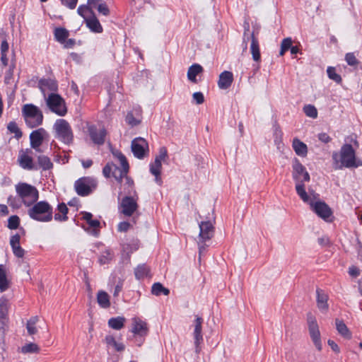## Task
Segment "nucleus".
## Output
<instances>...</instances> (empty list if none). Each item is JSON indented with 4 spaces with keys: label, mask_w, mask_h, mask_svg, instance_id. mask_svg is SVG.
Here are the masks:
<instances>
[{
    "label": "nucleus",
    "mask_w": 362,
    "mask_h": 362,
    "mask_svg": "<svg viewBox=\"0 0 362 362\" xmlns=\"http://www.w3.org/2000/svg\"><path fill=\"white\" fill-rule=\"evenodd\" d=\"M251 45L250 52L252 56V59L259 63L261 61V54L259 49V45L257 37L255 36V31H252L250 35Z\"/></svg>",
    "instance_id": "obj_25"
},
{
    "label": "nucleus",
    "mask_w": 362,
    "mask_h": 362,
    "mask_svg": "<svg viewBox=\"0 0 362 362\" xmlns=\"http://www.w3.org/2000/svg\"><path fill=\"white\" fill-rule=\"evenodd\" d=\"M126 319L124 317L118 316L116 317H111L108 320V326L115 330H119L124 326Z\"/></svg>",
    "instance_id": "obj_34"
},
{
    "label": "nucleus",
    "mask_w": 362,
    "mask_h": 362,
    "mask_svg": "<svg viewBox=\"0 0 362 362\" xmlns=\"http://www.w3.org/2000/svg\"><path fill=\"white\" fill-rule=\"evenodd\" d=\"M307 322L308 329L312 341L318 351L322 350V343L320 339V332L315 317L311 313L307 314Z\"/></svg>",
    "instance_id": "obj_8"
},
{
    "label": "nucleus",
    "mask_w": 362,
    "mask_h": 362,
    "mask_svg": "<svg viewBox=\"0 0 362 362\" xmlns=\"http://www.w3.org/2000/svg\"><path fill=\"white\" fill-rule=\"evenodd\" d=\"M21 236L18 233H16L11 237L10 245L13 247L20 245Z\"/></svg>",
    "instance_id": "obj_63"
},
{
    "label": "nucleus",
    "mask_w": 362,
    "mask_h": 362,
    "mask_svg": "<svg viewBox=\"0 0 362 362\" xmlns=\"http://www.w3.org/2000/svg\"><path fill=\"white\" fill-rule=\"evenodd\" d=\"M125 121L129 125L132 127H135L140 123V121L134 117L132 112H129L127 114Z\"/></svg>",
    "instance_id": "obj_52"
},
{
    "label": "nucleus",
    "mask_w": 362,
    "mask_h": 362,
    "mask_svg": "<svg viewBox=\"0 0 362 362\" xmlns=\"http://www.w3.org/2000/svg\"><path fill=\"white\" fill-rule=\"evenodd\" d=\"M55 40L62 44L69 35V31L64 28H56L54 32Z\"/></svg>",
    "instance_id": "obj_37"
},
{
    "label": "nucleus",
    "mask_w": 362,
    "mask_h": 362,
    "mask_svg": "<svg viewBox=\"0 0 362 362\" xmlns=\"http://www.w3.org/2000/svg\"><path fill=\"white\" fill-rule=\"evenodd\" d=\"M335 323L336 328L339 334H340L345 339H349L351 338V332L349 330L347 326L342 320L336 319Z\"/></svg>",
    "instance_id": "obj_32"
},
{
    "label": "nucleus",
    "mask_w": 362,
    "mask_h": 362,
    "mask_svg": "<svg viewBox=\"0 0 362 362\" xmlns=\"http://www.w3.org/2000/svg\"><path fill=\"white\" fill-rule=\"evenodd\" d=\"M292 46V40L290 37L284 38L281 43V49L279 55L283 56L286 51L291 49Z\"/></svg>",
    "instance_id": "obj_47"
},
{
    "label": "nucleus",
    "mask_w": 362,
    "mask_h": 362,
    "mask_svg": "<svg viewBox=\"0 0 362 362\" xmlns=\"http://www.w3.org/2000/svg\"><path fill=\"white\" fill-rule=\"evenodd\" d=\"M296 191L304 202H309L310 197L305 191L304 182L296 183Z\"/></svg>",
    "instance_id": "obj_41"
},
{
    "label": "nucleus",
    "mask_w": 362,
    "mask_h": 362,
    "mask_svg": "<svg viewBox=\"0 0 362 362\" xmlns=\"http://www.w3.org/2000/svg\"><path fill=\"white\" fill-rule=\"evenodd\" d=\"M303 112L306 116L311 118H316L317 117V110L313 105H306L303 107Z\"/></svg>",
    "instance_id": "obj_46"
},
{
    "label": "nucleus",
    "mask_w": 362,
    "mask_h": 362,
    "mask_svg": "<svg viewBox=\"0 0 362 362\" xmlns=\"http://www.w3.org/2000/svg\"><path fill=\"white\" fill-rule=\"evenodd\" d=\"M97 184L95 180L90 177H83L74 182V188L78 195L86 197L92 193L96 188Z\"/></svg>",
    "instance_id": "obj_5"
},
{
    "label": "nucleus",
    "mask_w": 362,
    "mask_h": 362,
    "mask_svg": "<svg viewBox=\"0 0 362 362\" xmlns=\"http://www.w3.org/2000/svg\"><path fill=\"white\" fill-rule=\"evenodd\" d=\"M49 110L59 116H64L67 112L64 99L59 95L52 93L47 99Z\"/></svg>",
    "instance_id": "obj_7"
},
{
    "label": "nucleus",
    "mask_w": 362,
    "mask_h": 362,
    "mask_svg": "<svg viewBox=\"0 0 362 362\" xmlns=\"http://www.w3.org/2000/svg\"><path fill=\"white\" fill-rule=\"evenodd\" d=\"M12 248V251L13 252V255L18 257V258H22L23 257L24 255H25V250L23 248L21 247V246L19 245H17V246H14Z\"/></svg>",
    "instance_id": "obj_57"
},
{
    "label": "nucleus",
    "mask_w": 362,
    "mask_h": 362,
    "mask_svg": "<svg viewBox=\"0 0 362 362\" xmlns=\"http://www.w3.org/2000/svg\"><path fill=\"white\" fill-rule=\"evenodd\" d=\"M125 245V250H128L129 252H133L139 249V241L138 240H134L132 244H126Z\"/></svg>",
    "instance_id": "obj_55"
},
{
    "label": "nucleus",
    "mask_w": 362,
    "mask_h": 362,
    "mask_svg": "<svg viewBox=\"0 0 362 362\" xmlns=\"http://www.w3.org/2000/svg\"><path fill=\"white\" fill-rule=\"evenodd\" d=\"M312 210L321 218L326 221H332L329 220V217L332 215L331 208L325 202L317 201L315 203H310Z\"/></svg>",
    "instance_id": "obj_13"
},
{
    "label": "nucleus",
    "mask_w": 362,
    "mask_h": 362,
    "mask_svg": "<svg viewBox=\"0 0 362 362\" xmlns=\"http://www.w3.org/2000/svg\"><path fill=\"white\" fill-rule=\"evenodd\" d=\"M131 226L128 221H122L118 224L117 230L119 232H127Z\"/></svg>",
    "instance_id": "obj_61"
},
{
    "label": "nucleus",
    "mask_w": 362,
    "mask_h": 362,
    "mask_svg": "<svg viewBox=\"0 0 362 362\" xmlns=\"http://www.w3.org/2000/svg\"><path fill=\"white\" fill-rule=\"evenodd\" d=\"M292 146L296 153L301 157H305L308 153L307 145L300 139L295 138L293 140Z\"/></svg>",
    "instance_id": "obj_29"
},
{
    "label": "nucleus",
    "mask_w": 362,
    "mask_h": 362,
    "mask_svg": "<svg viewBox=\"0 0 362 362\" xmlns=\"http://www.w3.org/2000/svg\"><path fill=\"white\" fill-rule=\"evenodd\" d=\"M85 11H89L90 13L91 14L92 12H93V8L91 7V5H89V4H83V5H80L77 9V13L79 16H82L83 18H85V16H84V12Z\"/></svg>",
    "instance_id": "obj_53"
},
{
    "label": "nucleus",
    "mask_w": 362,
    "mask_h": 362,
    "mask_svg": "<svg viewBox=\"0 0 362 362\" xmlns=\"http://www.w3.org/2000/svg\"><path fill=\"white\" fill-rule=\"evenodd\" d=\"M121 213L126 216H131L137 210L139 206L136 201L131 196H125L120 203Z\"/></svg>",
    "instance_id": "obj_15"
},
{
    "label": "nucleus",
    "mask_w": 362,
    "mask_h": 362,
    "mask_svg": "<svg viewBox=\"0 0 362 362\" xmlns=\"http://www.w3.org/2000/svg\"><path fill=\"white\" fill-rule=\"evenodd\" d=\"M37 163L40 168H42L43 170H49L53 168V163L47 156H39L37 157Z\"/></svg>",
    "instance_id": "obj_38"
},
{
    "label": "nucleus",
    "mask_w": 362,
    "mask_h": 362,
    "mask_svg": "<svg viewBox=\"0 0 362 362\" xmlns=\"http://www.w3.org/2000/svg\"><path fill=\"white\" fill-rule=\"evenodd\" d=\"M87 27L93 33H101L103 30L102 25H100L98 19L95 15L94 12H92L90 16L85 18Z\"/></svg>",
    "instance_id": "obj_26"
},
{
    "label": "nucleus",
    "mask_w": 362,
    "mask_h": 362,
    "mask_svg": "<svg viewBox=\"0 0 362 362\" xmlns=\"http://www.w3.org/2000/svg\"><path fill=\"white\" fill-rule=\"evenodd\" d=\"M81 219L86 221L88 226L93 228L92 234L97 236L99 234L98 228L100 227V223L97 219H93V214L90 212L82 211Z\"/></svg>",
    "instance_id": "obj_24"
},
{
    "label": "nucleus",
    "mask_w": 362,
    "mask_h": 362,
    "mask_svg": "<svg viewBox=\"0 0 362 362\" xmlns=\"http://www.w3.org/2000/svg\"><path fill=\"white\" fill-rule=\"evenodd\" d=\"M39 347L36 344L30 343L27 344L22 347V352L26 353H37L39 351Z\"/></svg>",
    "instance_id": "obj_51"
},
{
    "label": "nucleus",
    "mask_w": 362,
    "mask_h": 362,
    "mask_svg": "<svg viewBox=\"0 0 362 362\" xmlns=\"http://www.w3.org/2000/svg\"><path fill=\"white\" fill-rule=\"evenodd\" d=\"M16 191L23 204L30 206L39 199V192L37 188L25 182H20L16 185Z\"/></svg>",
    "instance_id": "obj_4"
},
{
    "label": "nucleus",
    "mask_w": 362,
    "mask_h": 362,
    "mask_svg": "<svg viewBox=\"0 0 362 362\" xmlns=\"http://www.w3.org/2000/svg\"><path fill=\"white\" fill-rule=\"evenodd\" d=\"M113 257V254L110 250H106L103 252L99 257L98 262L100 264H105L110 263Z\"/></svg>",
    "instance_id": "obj_44"
},
{
    "label": "nucleus",
    "mask_w": 362,
    "mask_h": 362,
    "mask_svg": "<svg viewBox=\"0 0 362 362\" xmlns=\"http://www.w3.org/2000/svg\"><path fill=\"white\" fill-rule=\"evenodd\" d=\"M38 320L39 318L37 316H33L29 320H28L26 324V328L30 335H33L37 333V330L35 327V325L38 322Z\"/></svg>",
    "instance_id": "obj_42"
},
{
    "label": "nucleus",
    "mask_w": 362,
    "mask_h": 362,
    "mask_svg": "<svg viewBox=\"0 0 362 362\" xmlns=\"http://www.w3.org/2000/svg\"><path fill=\"white\" fill-rule=\"evenodd\" d=\"M105 341L107 345L113 346L117 351L121 352L125 349L124 345L122 343L117 342L112 335H107L105 338Z\"/></svg>",
    "instance_id": "obj_40"
},
{
    "label": "nucleus",
    "mask_w": 362,
    "mask_h": 362,
    "mask_svg": "<svg viewBox=\"0 0 362 362\" xmlns=\"http://www.w3.org/2000/svg\"><path fill=\"white\" fill-rule=\"evenodd\" d=\"M28 211L30 218L40 222H49L53 218V208L46 201L35 202Z\"/></svg>",
    "instance_id": "obj_2"
},
{
    "label": "nucleus",
    "mask_w": 362,
    "mask_h": 362,
    "mask_svg": "<svg viewBox=\"0 0 362 362\" xmlns=\"http://www.w3.org/2000/svg\"><path fill=\"white\" fill-rule=\"evenodd\" d=\"M28 153H31V150L27 148L25 152H23L21 153L18 157V161L20 163V165L23 169H27L30 170H38V168L34 165L33 163V159L31 156H30Z\"/></svg>",
    "instance_id": "obj_21"
},
{
    "label": "nucleus",
    "mask_w": 362,
    "mask_h": 362,
    "mask_svg": "<svg viewBox=\"0 0 362 362\" xmlns=\"http://www.w3.org/2000/svg\"><path fill=\"white\" fill-rule=\"evenodd\" d=\"M292 177L296 183L309 182L310 176L305 167L297 158L292 161Z\"/></svg>",
    "instance_id": "obj_9"
},
{
    "label": "nucleus",
    "mask_w": 362,
    "mask_h": 362,
    "mask_svg": "<svg viewBox=\"0 0 362 362\" xmlns=\"http://www.w3.org/2000/svg\"><path fill=\"white\" fill-rule=\"evenodd\" d=\"M57 210L59 213H56L54 216V218L57 221H66L68 220L67 214L69 209L64 203H60L57 206Z\"/></svg>",
    "instance_id": "obj_30"
},
{
    "label": "nucleus",
    "mask_w": 362,
    "mask_h": 362,
    "mask_svg": "<svg viewBox=\"0 0 362 362\" xmlns=\"http://www.w3.org/2000/svg\"><path fill=\"white\" fill-rule=\"evenodd\" d=\"M120 169L116 165L112 163H107L103 169V174L106 178H110L111 176L113 177V172H115L116 175H119Z\"/></svg>",
    "instance_id": "obj_33"
},
{
    "label": "nucleus",
    "mask_w": 362,
    "mask_h": 362,
    "mask_svg": "<svg viewBox=\"0 0 362 362\" xmlns=\"http://www.w3.org/2000/svg\"><path fill=\"white\" fill-rule=\"evenodd\" d=\"M9 287V282L6 277V272L3 264H0V291L4 292Z\"/></svg>",
    "instance_id": "obj_39"
},
{
    "label": "nucleus",
    "mask_w": 362,
    "mask_h": 362,
    "mask_svg": "<svg viewBox=\"0 0 362 362\" xmlns=\"http://www.w3.org/2000/svg\"><path fill=\"white\" fill-rule=\"evenodd\" d=\"M318 139L320 141L325 144H327L332 140L331 137L327 133L319 134Z\"/></svg>",
    "instance_id": "obj_64"
},
{
    "label": "nucleus",
    "mask_w": 362,
    "mask_h": 362,
    "mask_svg": "<svg viewBox=\"0 0 362 362\" xmlns=\"http://www.w3.org/2000/svg\"><path fill=\"white\" fill-rule=\"evenodd\" d=\"M168 157V151L165 147H161L159 149V154L156 156L155 159H158L160 162Z\"/></svg>",
    "instance_id": "obj_60"
},
{
    "label": "nucleus",
    "mask_w": 362,
    "mask_h": 362,
    "mask_svg": "<svg viewBox=\"0 0 362 362\" xmlns=\"http://www.w3.org/2000/svg\"><path fill=\"white\" fill-rule=\"evenodd\" d=\"M48 136L44 128H39L33 131L30 134V144L32 148L37 152H41L40 146L42 144L45 137Z\"/></svg>",
    "instance_id": "obj_14"
},
{
    "label": "nucleus",
    "mask_w": 362,
    "mask_h": 362,
    "mask_svg": "<svg viewBox=\"0 0 362 362\" xmlns=\"http://www.w3.org/2000/svg\"><path fill=\"white\" fill-rule=\"evenodd\" d=\"M204 71L203 67L199 64H193L190 66L187 71V78L189 81L194 83L198 82L197 76L202 74Z\"/></svg>",
    "instance_id": "obj_27"
},
{
    "label": "nucleus",
    "mask_w": 362,
    "mask_h": 362,
    "mask_svg": "<svg viewBox=\"0 0 362 362\" xmlns=\"http://www.w3.org/2000/svg\"><path fill=\"white\" fill-rule=\"evenodd\" d=\"M327 74L328 77L336 82L337 83H341L342 78L341 76L336 73V69L333 66H328L327 69Z\"/></svg>",
    "instance_id": "obj_43"
},
{
    "label": "nucleus",
    "mask_w": 362,
    "mask_h": 362,
    "mask_svg": "<svg viewBox=\"0 0 362 362\" xmlns=\"http://www.w3.org/2000/svg\"><path fill=\"white\" fill-rule=\"evenodd\" d=\"M38 87L45 95V90H49L53 93L58 90L57 81L52 78H41L38 82Z\"/></svg>",
    "instance_id": "obj_22"
},
{
    "label": "nucleus",
    "mask_w": 362,
    "mask_h": 362,
    "mask_svg": "<svg viewBox=\"0 0 362 362\" xmlns=\"http://www.w3.org/2000/svg\"><path fill=\"white\" fill-rule=\"evenodd\" d=\"M233 81V74L231 71H224L219 75L218 86L220 89L226 90L230 87Z\"/></svg>",
    "instance_id": "obj_23"
},
{
    "label": "nucleus",
    "mask_w": 362,
    "mask_h": 362,
    "mask_svg": "<svg viewBox=\"0 0 362 362\" xmlns=\"http://www.w3.org/2000/svg\"><path fill=\"white\" fill-rule=\"evenodd\" d=\"M316 302L318 309L322 313H327L329 309L327 301L329 300L328 295L321 288L316 290Z\"/></svg>",
    "instance_id": "obj_20"
},
{
    "label": "nucleus",
    "mask_w": 362,
    "mask_h": 362,
    "mask_svg": "<svg viewBox=\"0 0 362 362\" xmlns=\"http://www.w3.org/2000/svg\"><path fill=\"white\" fill-rule=\"evenodd\" d=\"M8 300L5 297H1L0 298V331L3 333L5 332L8 327Z\"/></svg>",
    "instance_id": "obj_19"
},
{
    "label": "nucleus",
    "mask_w": 362,
    "mask_h": 362,
    "mask_svg": "<svg viewBox=\"0 0 362 362\" xmlns=\"http://www.w3.org/2000/svg\"><path fill=\"white\" fill-rule=\"evenodd\" d=\"M8 204L10 206L18 209L21 206V202L19 199H18L16 197H13L12 195H10L8 197Z\"/></svg>",
    "instance_id": "obj_56"
},
{
    "label": "nucleus",
    "mask_w": 362,
    "mask_h": 362,
    "mask_svg": "<svg viewBox=\"0 0 362 362\" xmlns=\"http://www.w3.org/2000/svg\"><path fill=\"white\" fill-rule=\"evenodd\" d=\"M58 137L64 144H69L73 141L74 135L69 122L64 119H57L54 125Z\"/></svg>",
    "instance_id": "obj_6"
},
{
    "label": "nucleus",
    "mask_w": 362,
    "mask_h": 362,
    "mask_svg": "<svg viewBox=\"0 0 362 362\" xmlns=\"http://www.w3.org/2000/svg\"><path fill=\"white\" fill-rule=\"evenodd\" d=\"M97 302L103 308H108L110 306V296L104 291H99L97 294Z\"/></svg>",
    "instance_id": "obj_31"
},
{
    "label": "nucleus",
    "mask_w": 362,
    "mask_h": 362,
    "mask_svg": "<svg viewBox=\"0 0 362 362\" xmlns=\"http://www.w3.org/2000/svg\"><path fill=\"white\" fill-rule=\"evenodd\" d=\"M15 68V65L13 64L10 65V67L8 70L6 72L5 77H4V83L6 84H10L11 80L13 78V69Z\"/></svg>",
    "instance_id": "obj_54"
},
{
    "label": "nucleus",
    "mask_w": 362,
    "mask_h": 362,
    "mask_svg": "<svg viewBox=\"0 0 362 362\" xmlns=\"http://www.w3.org/2000/svg\"><path fill=\"white\" fill-rule=\"evenodd\" d=\"M151 293L156 296H159L161 294L168 296L170 294V290L164 287L160 282H156L152 285Z\"/></svg>",
    "instance_id": "obj_35"
},
{
    "label": "nucleus",
    "mask_w": 362,
    "mask_h": 362,
    "mask_svg": "<svg viewBox=\"0 0 362 362\" xmlns=\"http://www.w3.org/2000/svg\"><path fill=\"white\" fill-rule=\"evenodd\" d=\"M60 1L63 6L69 9H74L78 3V0H60Z\"/></svg>",
    "instance_id": "obj_58"
},
{
    "label": "nucleus",
    "mask_w": 362,
    "mask_h": 362,
    "mask_svg": "<svg viewBox=\"0 0 362 362\" xmlns=\"http://www.w3.org/2000/svg\"><path fill=\"white\" fill-rule=\"evenodd\" d=\"M131 148L134 156L139 159L144 158L148 151V142L141 137H137L133 139Z\"/></svg>",
    "instance_id": "obj_12"
},
{
    "label": "nucleus",
    "mask_w": 362,
    "mask_h": 362,
    "mask_svg": "<svg viewBox=\"0 0 362 362\" xmlns=\"http://www.w3.org/2000/svg\"><path fill=\"white\" fill-rule=\"evenodd\" d=\"M88 134L95 144L103 145L105 143L107 132L103 128L98 129L96 126L90 125L88 127Z\"/></svg>",
    "instance_id": "obj_18"
},
{
    "label": "nucleus",
    "mask_w": 362,
    "mask_h": 362,
    "mask_svg": "<svg viewBox=\"0 0 362 362\" xmlns=\"http://www.w3.org/2000/svg\"><path fill=\"white\" fill-rule=\"evenodd\" d=\"M131 332L134 334L136 337H139V340L136 339L139 341L138 345L141 346L144 340V337L148 334V327L146 322L141 320L138 317H134L132 319Z\"/></svg>",
    "instance_id": "obj_10"
},
{
    "label": "nucleus",
    "mask_w": 362,
    "mask_h": 362,
    "mask_svg": "<svg viewBox=\"0 0 362 362\" xmlns=\"http://www.w3.org/2000/svg\"><path fill=\"white\" fill-rule=\"evenodd\" d=\"M7 129L11 133L15 134V137L19 139L22 137V132L14 121L10 122L7 125Z\"/></svg>",
    "instance_id": "obj_45"
},
{
    "label": "nucleus",
    "mask_w": 362,
    "mask_h": 362,
    "mask_svg": "<svg viewBox=\"0 0 362 362\" xmlns=\"http://www.w3.org/2000/svg\"><path fill=\"white\" fill-rule=\"evenodd\" d=\"M112 154L115 157L118 158V160L120 162L121 166H122V169L120 170L119 175H116L115 172H113V177L115 178V180L118 182L121 183L122 181V176L125 175L126 174H127L129 173V163L127 161L126 156L120 151L117 150V151H112Z\"/></svg>",
    "instance_id": "obj_16"
},
{
    "label": "nucleus",
    "mask_w": 362,
    "mask_h": 362,
    "mask_svg": "<svg viewBox=\"0 0 362 362\" xmlns=\"http://www.w3.org/2000/svg\"><path fill=\"white\" fill-rule=\"evenodd\" d=\"M204 322V320L202 317L196 316L195 320H194V332H193V339H194V344L195 347V353L199 354L202 351L201 344L203 343V334H202V324Z\"/></svg>",
    "instance_id": "obj_11"
},
{
    "label": "nucleus",
    "mask_w": 362,
    "mask_h": 362,
    "mask_svg": "<svg viewBox=\"0 0 362 362\" xmlns=\"http://www.w3.org/2000/svg\"><path fill=\"white\" fill-rule=\"evenodd\" d=\"M162 163L158 159H155L154 163L150 164V172L151 174H160Z\"/></svg>",
    "instance_id": "obj_50"
},
{
    "label": "nucleus",
    "mask_w": 362,
    "mask_h": 362,
    "mask_svg": "<svg viewBox=\"0 0 362 362\" xmlns=\"http://www.w3.org/2000/svg\"><path fill=\"white\" fill-rule=\"evenodd\" d=\"M348 273L351 276L356 278L360 275V269L357 267L352 265L349 268Z\"/></svg>",
    "instance_id": "obj_62"
},
{
    "label": "nucleus",
    "mask_w": 362,
    "mask_h": 362,
    "mask_svg": "<svg viewBox=\"0 0 362 362\" xmlns=\"http://www.w3.org/2000/svg\"><path fill=\"white\" fill-rule=\"evenodd\" d=\"M199 237L200 240L206 242L211 239L214 235L215 228L210 221H202L199 225Z\"/></svg>",
    "instance_id": "obj_17"
},
{
    "label": "nucleus",
    "mask_w": 362,
    "mask_h": 362,
    "mask_svg": "<svg viewBox=\"0 0 362 362\" xmlns=\"http://www.w3.org/2000/svg\"><path fill=\"white\" fill-rule=\"evenodd\" d=\"M22 115L26 125L30 128H35L42 124L43 114L38 107L29 103L23 105Z\"/></svg>",
    "instance_id": "obj_3"
},
{
    "label": "nucleus",
    "mask_w": 362,
    "mask_h": 362,
    "mask_svg": "<svg viewBox=\"0 0 362 362\" xmlns=\"http://www.w3.org/2000/svg\"><path fill=\"white\" fill-rule=\"evenodd\" d=\"M192 97L197 105H201L204 102V97L202 92L194 93Z\"/></svg>",
    "instance_id": "obj_59"
},
{
    "label": "nucleus",
    "mask_w": 362,
    "mask_h": 362,
    "mask_svg": "<svg viewBox=\"0 0 362 362\" xmlns=\"http://www.w3.org/2000/svg\"><path fill=\"white\" fill-rule=\"evenodd\" d=\"M149 272V267L145 264H143L137 266L134 270V275L136 279L140 280L146 277Z\"/></svg>",
    "instance_id": "obj_36"
},
{
    "label": "nucleus",
    "mask_w": 362,
    "mask_h": 362,
    "mask_svg": "<svg viewBox=\"0 0 362 362\" xmlns=\"http://www.w3.org/2000/svg\"><path fill=\"white\" fill-rule=\"evenodd\" d=\"M20 225V218L16 215H13L8 220V228L11 230L17 229Z\"/></svg>",
    "instance_id": "obj_48"
},
{
    "label": "nucleus",
    "mask_w": 362,
    "mask_h": 362,
    "mask_svg": "<svg viewBox=\"0 0 362 362\" xmlns=\"http://www.w3.org/2000/svg\"><path fill=\"white\" fill-rule=\"evenodd\" d=\"M345 60L348 65L351 66H358L360 62L356 59L354 52L346 53L345 55Z\"/></svg>",
    "instance_id": "obj_49"
},
{
    "label": "nucleus",
    "mask_w": 362,
    "mask_h": 362,
    "mask_svg": "<svg viewBox=\"0 0 362 362\" xmlns=\"http://www.w3.org/2000/svg\"><path fill=\"white\" fill-rule=\"evenodd\" d=\"M88 4L91 5V7L96 8L98 11L103 15L107 16L110 15V9L103 0H88Z\"/></svg>",
    "instance_id": "obj_28"
},
{
    "label": "nucleus",
    "mask_w": 362,
    "mask_h": 362,
    "mask_svg": "<svg viewBox=\"0 0 362 362\" xmlns=\"http://www.w3.org/2000/svg\"><path fill=\"white\" fill-rule=\"evenodd\" d=\"M333 167L335 170L343 168H356L362 166V160L356 157V151L351 144H345L340 149V152H333L332 156Z\"/></svg>",
    "instance_id": "obj_1"
}]
</instances>
